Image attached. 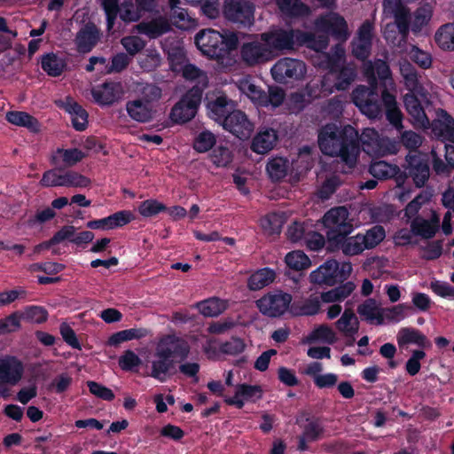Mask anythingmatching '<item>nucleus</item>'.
<instances>
[{"instance_id": "e433bc0d", "label": "nucleus", "mask_w": 454, "mask_h": 454, "mask_svg": "<svg viewBox=\"0 0 454 454\" xmlns=\"http://www.w3.org/2000/svg\"><path fill=\"white\" fill-rule=\"evenodd\" d=\"M397 343L400 348H403L408 344H416L424 347L426 344V337L419 330L414 328H401L396 336Z\"/></svg>"}, {"instance_id": "473e14b6", "label": "nucleus", "mask_w": 454, "mask_h": 454, "mask_svg": "<svg viewBox=\"0 0 454 454\" xmlns=\"http://www.w3.org/2000/svg\"><path fill=\"white\" fill-rule=\"evenodd\" d=\"M434 41L442 50L454 51V22L442 25L435 32Z\"/></svg>"}, {"instance_id": "e2e57ef3", "label": "nucleus", "mask_w": 454, "mask_h": 454, "mask_svg": "<svg viewBox=\"0 0 454 454\" xmlns=\"http://www.w3.org/2000/svg\"><path fill=\"white\" fill-rule=\"evenodd\" d=\"M87 386L89 387L90 392L97 396L98 398H100L105 401H113L115 397L114 393L112 389L105 387L104 385L89 380L87 381Z\"/></svg>"}, {"instance_id": "c85d7f7f", "label": "nucleus", "mask_w": 454, "mask_h": 454, "mask_svg": "<svg viewBox=\"0 0 454 454\" xmlns=\"http://www.w3.org/2000/svg\"><path fill=\"white\" fill-rule=\"evenodd\" d=\"M5 120L12 125L26 128L34 133L40 130L38 120L27 112L9 111L5 114Z\"/></svg>"}, {"instance_id": "052dcab7", "label": "nucleus", "mask_w": 454, "mask_h": 454, "mask_svg": "<svg viewBox=\"0 0 454 454\" xmlns=\"http://www.w3.org/2000/svg\"><path fill=\"white\" fill-rule=\"evenodd\" d=\"M242 90L254 104L263 106V102L266 99V91L259 86L248 82L243 85Z\"/></svg>"}, {"instance_id": "a878e982", "label": "nucleus", "mask_w": 454, "mask_h": 454, "mask_svg": "<svg viewBox=\"0 0 454 454\" xmlns=\"http://www.w3.org/2000/svg\"><path fill=\"white\" fill-rule=\"evenodd\" d=\"M155 356L157 359L152 362L150 376L160 382H165L170 375L175 373L176 362L163 356L158 348H156Z\"/></svg>"}, {"instance_id": "2f4dec72", "label": "nucleus", "mask_w": 454, "mask_h": 454, "mask_svg": "<svg viewBox=\"0 0 454 454\" xmlns=\"http://www.w3.org/2000/svg\"><path fill=\"white\" fill-rule=\"evenodd\" d=\"M333 78L336 90H347L356 76V69L348 66H337L334 68Z\"/></svg>"}, {"instance_id": "37998d69", "label": "nucleus", "mask_w": 454, "mask_h": 454, "mask_svg": "<svg viewBox=\"0 0 454 454\" xmlns=\"http://www.w3.org/2000/svg\"><path fill=\"white\" fill-rule=\"evenodd\" d=\"M369 171L378 179H388L395 177L400 169L396 165H391L386 161L380 160L372 163Z\"/></svg>"}, {"instance_id": "6e6552de", "label": "nucleus", "mask_w": 454, "mask_h": 454, "mask_svg": "<svg viewBox=\"0 0 454 454\" xmlns=\"http://www.w3.org/2000/svg\"><path fill=\"white\" fill-rule=\"evenodd\" d=\"M292 295L282 291L269 292L255 303L259 311L268 317L276 318L283 316L292 302Z\"/></svg>"}, {"instance_id": "f704fd0d", "label": "nucleus", "mask_w": 454, "mask_h": 454, "mask_svg": "<svg viewBox=\"0 0 454 454\" xmlns=\"http://www.w3.org/2000/svg\"><path fill=\"white\" fill-rule=\"evenodd\" d=\"M149 330L146 328H129L122 331H119L112 334L108 339V344L110 346H118L119 344L131 340H140L146 337L149 334Z\"/></svg>"}, {"instance_id": "39448f33", "label": "nucleus", "mask_w": 454, "mask_h": 454, "mask_svg": "<svg viewBox=\"0 0 454 454\" xmlns=\"http://www.w3.org/2000/svg\"><path fill=\"white\" fill-rule=\"evenodd\" d=\"M102 9L106 14L107 30H112L115 25L117 17L125 23L129 24L140 20L143 12L134 4L133 0H102Z\"/></svg>"}, {"instance_id": "58836bf2", "label": "nucleus", "mask_w": 454, "mask_h": 454, "mask_svg": "<svg viewBox=\"0 0 454 454\" xmlns=\"http://www.w3.org/2000/svg\"><path fill=\"white\" fill-rule=\"evenodd\" d=\"M278 8L290 17H303L310 12L309 7L301 0H277Z\"/></svg>"}, {"instance_id": "c9c22d12", "label": "nucleus", "mask_w": 454, "mask_h": 454, "mask_svg": "<svg viewBox=\"0 0 454 454\" xmlns=\"http://www.w3.org/2000/svg\"><path fill=\"white\" fill-rule=\"evenodd\" d=\"M196 308L207 317H215L226 309L225 302L216 297L197 302Z\"/></svg>"}, {"instance_id": "cd10ccee", "label": "nucleus", "mask_w": 454, "mask_h": 454, "mask_svg": "<svg viewBox=\"0 0 454 454\" xmlns=\"http://www.w3.org/2000/svg\"><path fill=\"white\" fill-rule=\"evenodd\" d=\"M357 313L362 320H365L371 324L375 323L378 325H383L384 315L375 299L368 298L358 305Z\"/></svg>"}, {"instance_id": "dca6fc26", "label": "nucleus", "mask_w": 454, "mask_h": 454, "mask_svg": "<svg viewBox=\"0 0 454 454\" xmlns=\"http://www.w3.org/2000/svg\"><path fill=\"white\" fill-rule=\"evenodd\" d=\"M157 348L161 351L163 356L178 361L185 360L190 353L188 342L176 335H167L161 339Z\"/></svg>"}, {"instance_id": "c03bdc74", "label": "nucleus", "mask_w": 454, "mask_h": 454, "mask_svg": "<svg viewBox=\"0 0 454 454\" xmlns=\"http://www.w3.org/2000/svg\"><path fill=\"white\" fill-rule=\"evenodd\" d=\"M288 160L282 157L273 158L267 164V172L273 181H281L288 171Z\"/></svg>"}, {"instance_id": "0e129e2a", "label": "nucleus", "mask_w": 454, "mask_h": 454, "mask_svg": "<svg viewBox=\"0 0 454 454\" xmlns=\"http://www.w3.org/2000/svg\"><path fill=\"white\" fill-rule=\"evenodd\" d=\"M121 44L129 55L134 56L145 48V42L139 36L129 35L121 39Z\"/></svg>"}, {"instance_id": "bf43d9fd", "label": "nucleus", "mask_w": 454, "mask_h": 454, "mask_svg": "<svg viewBox=\"0 0 454 454\" xmlns=\"http://www.w3.org/2000/svg\"><path fill=\"white\" fill-rule=\"evenodd\" d=\"M372 46V43L353 39L351 42V51L356 59L364 61L370 56Z\"/></svg>"}, {"instance_id": "49530a36", "label": "nucleus", "mask_w": 454, "mask_h": 454, "mask_svg": "<svg viewBox=\"0 0 454 454\" xmlns=\"http://www.w3.org/2000/svg\"><path fill=\"white\" fill-rule=\"evenodd\" d=\"M168 207L157 200L149 199L142 201L138 206V213L143 217H153L160 213L166 212Z\"/></svg>"}, {"instance_id": "393cba45", "label": "nucleus", "mask_w": 454, "mask_h": 454, "mask_svg": "<svg viewBox=\"0 0 454 454\" xmlns=\"http://www.w3.org/2000/svg\"><path fill=\"white\" fill-rule=\"evenodd\" d=\"M380 98L381 106L385 107L387 120L396 129H403V114L397 106L395 96L387 90H381Z\"/></svg>"}, {"instance_id": "603ef678", "label": "nucleus", "mask_w": 454, "mask_h": 454, "mask_svg": "<svg viewBox=\"0 0 454 454\" xmlns=\"http://www.w3.org/2000/svg\"><path fill=\"white\" fill-rule=\"evenodd\" d=\"M383 36L387 43L393 47L403 48L407 42V38H402V34L399 33V29L392 23L386 25Z\"/></svg>"}, {"instance_id": "6e6d98bb", "label": "nucleus", "mask_w": 454, "mask_h": 454, "mask_svg": "<svg viewBox=\"0 0 454 454\" xmlns=\"http://www.w3.org/2000/svg\"><path fill=\"white\" fill-rule=\"evenodd\" d=\"M262 226L269 235H278L282 230L283 221L277 214H270L262 220Z\"/></svg>"}, {"instance_id": "7c9ffc66", "label": "nucleus", "mask_w": 454, "mask_h": 454, "mask_svg": "<svg viewBox=\"0 0 454 454\" xmlns=\"http://www.w3.org/2000/svg\"><path fill=\"white\" fill-rule=\"evenodd\" d=\"M275 278V271L265 267L256 270L248 278L247 287L251 291H258L271 284Z\"/></svg>"}, {"instance_id": "0eeeda50", "label": "nucleus", "mask_w": 454, "mask_h": 454, "mask_svg": "<svg viewBox=\"0 0 454 454\" xmlns=\"http://www.w3.org/2000/svg\"><path fill=\"white\" fill-rule=\"evenodd\" d=\"M202 90L193 86L172 106L169 119L175 124H184L192 120L201 103Z\"/></svg>"}, {"instance_id": "8fccbe9b", "label": "nucleus", "mask_w": 454, "mask_h": 454, "mask_svg": "<svg viewBox=\"0 0 454 454\" xmlns=\"http://www.w3.org/2000/svg\"><path fill=\"white\" fill-rule=\"evenodd\" d=\"M209 156L213 164L217 168L227 167L232 161L233 157L231 151L224 145L213 148Z\"/></svg>"}, {"instance_id": "4d7b16f0", "label": "nucleus", "mask_w": 454, "mask_h": 454, "mask_svg": "<svg viewBox=\"0 0 454 454\" xmlns=\"http://www.w3.org/2000/svg\"><path fill=\"white\" fill-rule=\"evenodd\" d=\"M237 395H241L246 401L252 400L253 398L258 400L262 396V389L258 385L242 383L237 385Z\"/></svg>"}, {"instance_id": "412c9836", "label": "nucleus", "mask_w": 454, "mask_h": 454, "mask_svg": "<svg viewBox=\"0 0 454 454\" xmlns=\"http://www.w3.org/2000/svg\"><path fill=\"white\" fill-rule=\"evenodd\" d=\"M262 41L270 46V50L275 51L291 50L294 48V29H278L272 32L261 34Z\"/></svg>"}, {"instance_id": "423d86ee", "label": "nucleus", "mask_w": 454, "mask_h": 454, "mask_svg": "<svg viewBox=\"0 0 454 454\" xmlns=\"http://www.w3.org/2000/svg\"><path fill=\"white\" fill-rule=\"evenodd\" d=\"M351 271L352 265L348 262L340 264L334 259L327 260L310 273L309 280L313 284L333 286L348 279Z\"/></svg>"}, {"instance_id": "69168bd1", "label": "nucleus", "mask_w": 454, "mask_h": 454, "mask_svg": "<svg viewBox=\"0 0 454 454\" xmlns=\"http://www.w3.org/2000/svg\"><path fill=\"white\" fill-rule=\"evenodd\" d=\"M57 153L61 154L62 160L67 167L75 165L85 157V153L77 148L58 149Z\"/></svg>"}, {"instance_id": "de8ad7c7", "label": "nucleus", "mask_w": 454, "mask_h": 454, "mask_svg": "<svg viewBox=\"0 0 454 454\" xmlns=\"http://www.w3.org/2000/svg\"><path fill=\"white\" fill-rule=\"evenodd\" d=\"M321 340L328 344H333L336 341V334L327 325H320L315 328L308 336L309 342Z\"/></svg>"}, {"instance_id": "4468645a", "label": "nucleus", "mask_w": 454, "mask_h": 454, "mask_svg": "<svg viewBox=\"0 0 454 454\" xmlns=\"http://www.w3.org/2000/svg\"><path fill=\"white\" fill-rule=\"evenodd\" d=\"M316 26L319 31L332 35L340 43L347 41L349 35L347 21L337 13H331L318 18L316 20Z\"/></svg>"}, {"instance_id": "680f3d73", "label": "nucleus", "mask_w": 454, "mask_h": 454, "mask_svg": "<svg viewBox=\"0 0 454 454\" xmlns=\"http://www.w3.org/2000/svg\"><path fill=\"white\" fill-rule=\"evenodd\" d=\"M108 219L110 228L114 230L129 223L134 219V215L129 210H121L108 215Z\"/></svg>"}, {"instance_id": "a19ab883", "label": "nucleus", "mask_w": 454, "mask_h": 454, "mask_svg": "<svg viewBox=\"0 0 454 454\" xmlns=\"http://www.w3.org/2000/svg\"><path fill=\"white\" fill-rule=\"evenodd\" d=\"M363 247L372 249L377 247L386 237V231L383 226L374 225L365 231L364 234L359 233Z\"/></svg>"}, {"instance_id": "bb28decb", "label": "nucleus", "mask_w": 454, "mask_h": 454, "mask_svg": "<svg viewBox=\"0 0 454 454\" xmlns=\"http://www.w3.org/2000/svg\"><path fill=\"white\" fill-rule=\"evenodd\" d=\"M407 172L418 187L426 185V159L422 155L410 153L406 157Z\"/></svg>"}, {"instance_id": "2eb2a0df", "label": "nucleus", "mask_w": 454, "mask_h": 454, "mask_svg": "<svg viewBox=\"0 0 454 454\" xmlns=\"http://www.w3.org/2000/svg\"><path fill=\"white\" fill-rule=\"evenodd\" d=\"M429 129L437 138L454 144V118L446 110H435V117L431 122L427 117Z\"/></svg>"}, {"instance_id": "f03ea898", "label": "nucleus", "mask_w": 454, "mask_h": 454, "mask_svg": "<svg viewBox=\"0 0 454 454\" xmlns=\"http://www.w3.org/2000/svg\"><path fill=\"white\" fill-rule=\"evenodd\" d=\"M317 142L323 154L340 157L349 167L356 165L360 153L359 134L352 126L340 129L333 123L326 124L320 129Z\"/></svg>"}, {"instance_id": "79ce46f5", "label": "nucleus", "mask_w": 454, "mask_h": 454, "mask_svg": "<svg viewBox=\"0 0 454 454\" xmlns=\"http://www.w3.org/2000/svg\"><path fill=\"white\" fill-rule=\"evenodd\" d=\"M335 325L336 328L346 335H352L358 331V321L351 309H346Z\"/></svg>"}, {"instance_id": "f257e3e1", "label": "nucleus", "mask_w": 454, "mask_h": 454, "mask_svg": "<svg viewBox=\"0 0 454 454\" xmlns=\"http://www.w3.org/2000/svg\"><path fill=\"white\" fill-rule=\"evenodd\" d=\"M364 74L369 86L358 85L352 92V101L363 114L375 119L381 114L379 84L387 90V86L393 82L391 70L385 60L376 59L374 63L368 62Z\"/></svg>"}, {"instance_id": "9d476101", "label": "nucleus", "mask_w": 454, "mask_h": 454, "mask_svg": "<svg viewBox=\"0 0 454 454\" xmlns=\"http://www.w3.org/2000/svg\"><path fill=\"white\" fill-rule=\"evenodd\" d=\"M239 56L246 66L255 67L272 60L275 54L267 43L262 40H252L241 44Z\"/></svg>"}, {"instance_id": "5701e85b", "label": "nucleus", "mask_w": 454, "mask_h": 454, "mask_svg": "<svg viewBox=\"0 0 454 454\" xmlns=\"http://www.w3.org/2000/svg\"><path fill=\"white\" fill-rule=\"evenodd\" d=\"M384 5L385 8L391 9L395 19L392 24L399 29L402 38H408L411 23L409 9L401 3V0H385Z\"/></svg>"}, {"instance_id": "b1692460", "label": "nucleus", "mask_w": 454, "mask_h": 454, "mask_svg": "<svg viewBox=\"0 0 454 454\" xmlns=\"http://www.w3.org/2000/svg\"><path fill=\"white\" fill-rule=\"evenodd\" d=\"M62 108L71 115L73 128L77 131H83L88 127V112L73 98L67 97L62 102Z\"/></svg>"}, {"instance_id": "13d9d810", "label": "nucleus", "mask_w": 454, "mask_h": 454, "mask_svg": "<svg viewBox=\"0 0 454 454\" xmlns=\"http://www.w3.org/2000/svg\"><path fill=\"white\" fill-rule=\"evenodd\" d=\"M246 344L244 340L238 337H232L230 340L220 345L219 350L223 354L236 356L245 350Z\"/></svg>"}, {"instance_id": "20e7f679", "label": "nucleus", "mask_w": 454, "mask_h": 454, "mask_svg": "<svg viewBox=\"0 0 454 454\" xmlns=\"http://www.w3.org/2000/svg\"><path fill=\"white\" fill-rule=\"evenodd\" d=\"M195 43L204 55L210 59H220L237 49L239 38L235 33L222 34L208 28L197 33Z\"/></svg>"}, {"instance_id": "3c124183", "label": "nucleus", "mask_w": 454, "mask_h": 454, "mask_svg": "<svg viewBox=\"0 0 454 454\" xmlns=\"http://www.w3.org/2000/svg\"><path fill=\"white\" fill-rule=\"evenodd\" d=\"M286 263L292 270H301L310 266V260L301 251H292L286 255Z\"/></svg>"}, {"instance_id": "774afa93", "label": "nucleus", "mask_w": 454, "mask_h": 454, "mask_svg": "<svg viewBox=\"0 0 454 454\" xmlns=\"http://www.w3.org/2000/svg\"><path fill=\"white\" fill-rule=\"evenodd\" d=\"M60 334L64 341L75 349H82L81 344L77 339L76 333L67 323H62L59 326Z\"/></svg>"}, {"instance_id": "864d4df0", "label": "nucleus", "mask_w": 454, "mask_h": 454, "mask_svg": "<svg viewBox=\"0 0 454 454\" xmlns=\"http://www.w3.org/2000/svg\"><path fill=\"white\" fill-rule=\"evenodd\" d=\"M118 364L122 371L132 372L142 364V361L133 350L127 349L119 357Z\"/></svg>"}, {"instance_id": "4be33fe9", "label": "nucleus", "mask_w": 454, "mask_h": 454, "mask_svg": "<svg viewBox=\"0 0 454 454\" xmlns=\"http://www.w3.org/2000/svg\"><path fill=\"white\" fill-rule=\"evenodd\" d=\"M278 140V131L270 127H261L252 139L251 150L258 154H264L274 148Z\"/></svg>"}, {"instance_id": "c756f323", "label": "nucleus", "mask_w": 454, "mask_h": 454, "mask_svg": "<svg viewBox=\"0 0 454 454\" xmlns=\"http://www.w3.org/2000/svg\"><path fill=\"white\" fill-rule=\"evenodd\" d=\"M126 111L129 116L137 122L145 123L153 119L152 108L141 99L128 101Z\"/></svg>"}, {"instance_id": "a211bd4d", "label": "nucleus", "mask_w": 454, "mask_h": 454, "mask_svg": "<svg viewBox=\"0 0 454 454\" xmlns=\"http://www.w3.org/2000/svg\"><path fill=\"white\" fill-rule=\"evenodd\" d=\"M121 91V84L120 82L106 81L102 84L92 88L90 94L94 102L98 106H110L118 100Z\"/></svg>"}, {"instance_id": "1a4fd4ad", "label": "nucleus", "mask_w": 454, "mask_h": 454, "mask_svg": "<svg viewBox=\"0 0 454 454\" xmlns=\"http://www.w3.org/2000/svg\"><path fill=\"white\" fill-rule=\"evenodd\" d=\"M306 72L305 63L292 58L280 59L270 69L273 79L278 83H288L301 80Z\"/></svg>"}, {"instance_id": "7ed1b4c3", "label": "nucleus", "mask_w": 454, "mask_h": 454, "mask_svg": "<svg viewBox=\"0 0 454 454\" xmlns=\"http://www.w3.org/2000/svg\"><path fill=\"white\" fill-rule=\"evenodd\" d=\"M347 218L348 211L344 207L331 208L325 214L323 223L327 229V250H341L345 255H357L365 249L363 247L359 233L348 237L352 232L353 226L347 222Z\"/></svg>"}, {"instance_id": "ea45409f", "label": "nucleus", "mask_w": 454, "mask_h": 454, "mask_svg": "<svg viewBox=\"0 0 454 454\" xmlns=\"http://www.w3.org/2000/svg\"><path fill=\"white\" fill-rule=\"evenodd\" d=\"M22 320L31 324H43L48 320V310L39 305H28L20 311Z\"/></svg>"}, {"instance_id": "6ab92c4d", "label": "nucleus", "mask_w": 454, "mask_h": 454, "mask_svg": "<svg viewBox=\"0 0 454 454\" xmlns=\"http://www.w3.org/2000/svg\"><path fill=\"white\" fill-rule=\"evenodd\" d=\"M101 32L95 23L89 21L77 32L75 44L80 53H89L100 40Z\"/></svg>"}, {"instance_id": "5fc2aeb1", "label": "nucleus", "mask_w": 454, "mask_h": 454, "mask_svg": "<svg viewBox=\"0 0 454 454\" xmlns=\"http://www.w3.org/2000/svg\"><path fill=\"white\" fill-rule=\"evenodd\" d=\"M409 309H412V307L405 303L386 308L383 309L384 319L386 318L390 322L398 323L405 317L406 311Z\"/></svg>"}, {"instance_id": "4c0bfd02", "label": "nucleus", "mask_w": 454, "mask_h": 454, "mask_svg": "<svg viewBox=\"0 0 454 454\" xmlns=\"http://www.w3.org/2000/svg\"><path fill=\"white\" fill-rule=\"evenodd\" d=\"M64 61L53 52L46 53L42 57L41 67L50 76L61 75L65 68Z\"/></svg>"}, {"instance_id": "338daca9", "label": "nucleus", "mask_w": 454, "mask_h": 454, "mask_svg": "<svg viewBox=\"0 0 454 454\" xmlns=\"http://www.w3.org/2000/svg\"><path fill=\"white\" fill-rule=\"evenodd\" d=\"M321 308L320 299L317 296L309 297L305 300L299 308L297 315L301 316H314L317 315Z\"/></svg>"}, {"instance_id": "f8f14e48", "label": "nucleus", "mask_w": 454, "mask_h": 454, "mask_svg": "<svg viewBox=\"0 0 454 454\" xmlns=\"http://www.w3.org/2000/svg\"><path fill=\"white\" fill-rule=\"evenodd\" d=\"M223 12L226 20L249 27L254 21V7L244 0H225Z\"/></svg>"}, {"instance_id": "ddd939ff", "label": "nucleus", "mask_w": 454, "mask_h": 454, "mask_svg": "<svg viewBox=\"0 0 454 454\" xmlns=\"http://www.w3.org/2000/svg\"><path fill=\"white\" fill-rule=\"evenodd\" d=\"M222 126L226 131L242 141L250 138L254 129V124L247 115L243 111L236 109L229 116H225Z\"/></svg>"}, {"instance_id": "9b49d317", "label": "nucleus", "mask_w": 454, "mask_h": 454, "mask_svg": "<svg viewBox=\"0 0 454 454\" xmlns=\"http://www.w3.org/2000/svg\"><path fill=\"white\" fill-rule=\"evenodd\" d=\"M40 184L43 187L65 186L84 188L90 184V180L77 172L67 171L64 175H59L55 169H50L43 174Z\"/></svg>"}, {"instance_id": "09e8293b", "label": "nucleus", "mask_w": 454, "mask_h": 454, "mask_svg": "<svg viewBox=\"0 0 454 454\" xmlns=\"http://www.w3.org/2000/svg\"><path fill=\"white\" fill-rule=\"evenodd\" d=\"M311 228L305 223L294 222L288 226L286 236L292 243H302L305 241Z\"/></svg>"}, {"instance_id": "f3484780", "label": "nucleus", "mask_w": 454, "mask_h": 454, "mask_svg": "<svg viewBox=\"0 0 454 454\" xmlns=\"http://www.w3.org/2000/svg\"><path fill=\"white\" fill-rule=\"evenodd\" d=\"M236 104L225 94L215 96V98H206V107L207 115L210 119L221 125L223 123L225 116H229L235 109Z\"/></svg>"}, {"instance_id": "a18cd8bd", "label": "nucleus", "mask_w": 454, "mask_h": 454, "mask_svg": "<svg viewBox=\"0 0 454 454\" xmlns=\"http://www.w3.org/2000/svg\"><path fill=\"white\" fill-rule=\"evenodd\" d=\"M216 144V137L214 133L209 130H203L200 132L194 138L192 148L200 153H204L211 149Z\"/></svg>"}, {"instance_id": "aec40b11", "label": "nucleus", "mask_w": 454, "mask_h": 454, "mask_svg": "<svg viewBox=\"0 0 454 454\" xmlns=\"http://www.w3.org/2000/svg\"><path fill=\"white\" fill-rule=\"evenodd\" d=\"M23 372V364L17 357H0V382L16 385L21 380Z\"/></svg>"}, {"instance_id": "72a5a7b5", "label": "nucleus", "mask_w": 454, "mask_h": 454, "mask_svg": "<svg viewBox=\"0 0 454 454\" xmlns=\"http://www.w3.org/2000/svg\"><path fill=\"white\" fill-rule=\"evenodd\" d=\"M139 33L151 39L158 38L169 30L168 23L163 19H155L148 22H141L137 26Z\"/></svg>"}]
</instances>
